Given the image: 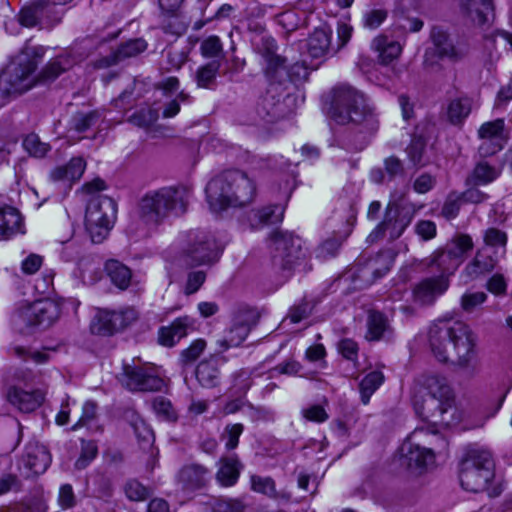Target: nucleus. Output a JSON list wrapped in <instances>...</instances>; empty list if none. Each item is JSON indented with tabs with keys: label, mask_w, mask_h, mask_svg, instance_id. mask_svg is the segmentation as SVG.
Instances as JSON below:
<instances>
[{
	"label": "nucleus",
	"mask_w": 512,
	"mask_h": 512,
	"mask_svg": "<svg viewBox=\"0 0 512 512\" xmlns=\"http://www.w3.org/2000/svg\"><path fill=\"white\" fill-rule=\"evenodd\" d=\"M217 466L218 470L215 478L221 487H232L238 482L243 469V464L236 454L222 456L219 459Z\"/></svg>",
	"instance_id": "4be33fe9"
},
{
	"label": "nucleus",
	"mask_w": 512,
	"mask_h": 512,
	"mask_svg": "<svg viewBox=\"0 0 512 512\" xmlns=\"http://www.w3.org/2000/svg\"><path fill=\"white\" fill-rule=\"evenodd\" d=\"M25 466L29 468L33 474L39 475L44 473L51 463V456L45 446L30 445L26 448L24 457Z\"/></svg>",
	"instance_id": "7c9ffc66"
},
{
	"label": "nucleus",
	"mask_w": 512,
	"mask_h": 512,
	"mask_svg": "<svg viewBox=\"0 0 512 512\" xmlns=\"http://www.w3.org/2000/svg\"><path fill=\"white\" fill-rule=\"evenodd\" d=\"M111 311L100 310L94 318L91 329L94 333L100 335H112L117 332L114 327Z\"/></svg>",
	"instance_id": "37998d69"
},
{
	"label": "nucleus",
	"mask_w": 512,
	"mask_h": 512,
	"mask_svg": "<svg viewBox=\"0 0 512 512\" xmlns=\"http://www.w3.org/2000/svg\"><path fill=\"white\" fill-rule=\"evenodd\" d=\"M201 53L204 57L214 58L221 54L223 47L218 36H209L201 43Z\"/></svg>",
	"instance_id": "052dcab7"
},
{
	"label": "nucleus",
	"mask_w": 512,
	"mask_h": 512,
	"mask_svg": "<svg viewBox=\"0 0 512 512\" xmlns=\"http://www.w3.org/2000/svg\"><path fill=\"white\" fill-rule=\"evenodd\" d=\"M256 51L265 59V61L277 54V44L274 38L270 36H263L256 43L255 46Z\"/></svg>",
	"instance_id": "338daca9"
},
{
	"label": "nucleus",
	"mask_w": 512,
	"mask_h": 512,
	"mask_svg": "<svg viewBox=\"0 0 512 512\" xmlns=\"http://www.w3.org/2000/svg\"><path fill=\"white\" fill-rule=\"evenodd\" d=\"M461 10L472 22L483 25L493 15V0H463Z\"/></svg>",
	"instance_id": "c85d7f7f"
},
{
	"label": "nucleus",
	"mask_w": 512,
	"mask_h": 512,
	"mask_svg": "<svg viewBox=\"0 0 512 512\" xmlns=\"http://www.w3.org/2000/svg\"><path fill=\"white\" fill-rule=\"evenodd\" d=\"M387 11L384 9H373L367 11L363 16L364 27L368 29L378 28L387 18Z\"/></svg>",
	"instance_id": "680f3d73"
},
{
	"label": "nucleus",
	"mask_w": 512,
	"mask_h": 512,
	"mask_svg": "<svg viewBox=\"0 0 512 512\" xmlns=\"http://www.w3.org/2000/svg\"><path fill=\"white\" fill-rule=\"evenodd\" d=\"M60 305L51 299L35 301L21 311L23 321L34 327L48 328L60 317Z\"/></svg>",
	"instance_id": "2eb2a0df"
},
{
	"label": "nucleus",
	"mask_w": 512,
	"mask_h": 512,
	"mask_svg": "<svg viewBox=\"0 0 512 512\" xmlns=\"http://www.w3.org/2000/svg\"><path fill=\"white\" fill-rule=\"evenodd\" d=\"M421 265L431 271L438 272L437 276H446L448 280L459 268L457 259L445 247L436 249L431 255L421 261Z\"/></svg>",
	"instance_id": "6ab92c4d"
},
{
	"label": "nucleus",
	"mask_w": 512,
	"mask_h": 512,
	"mask_svg": "<svg viewBox=\"0 0 512 512\" xmlns=\"http://www.w3.org/2000/svg\"><path fill=\"white\" fill-rule=\"evenodd\" d=\"M331 36L332 31L329 28L315 29L307 40V49L310 56L320 58L333 50Z\"/></svg>",
	"instance_id": "473e14b6"
},
{
	"label": "nucleus",
	"mask_w": 512,
	"mask_h": 512,
	"mask_svg": "<svg viewBox=\"0 0 512 512\" xmlns=\"http://www.w3.org/2000/svg\"><path fill=\"white\" fill-rule=\"evenodd\" d=\"M203 512H243L245 504L239 498L207 496L201 502Z\"/></svg>",
	"instance_id": "2f4dec72"
},
{
	"label": "nucleus",
	"mask_w": 512,
	"mask_h": 512,
	"mask_svg": "<svg viewBox=\"0 0 512 512\" xmlns=\"http://www.w3.org/2000/svg\"><path fill=\"white\" fill-rule=\"evenodd\" d=\"M290 100V95L285 94L280 84L271 83L262 97L260 107L265 115L272 119L282 118L286 115L285 104Z\"/></svg>",
	"instance_id": "a211bd4d"
},
{
	"label": "nucleus",
	"mask_w": 512,
	"mask_h": 512,
	"mask_svg": "<svg viewBox=\"0 0 512 512\" xmlns=\"http://www.w3.org/2000/svg\"><path fill=\"white\" fill-rule=\"evenodd\" d=\"M422 387L427 391L426 397H415L414 408L416 413L427 421L439 422L451 427L459 422L456 415L455 397L446 377L430 374L423 377Z\"/></svg>",
	"instance_id": "f03ea898"
},
{
	"label": "nucleus",
	"mask_w": 512,
	"mask_h": 512,
	"mask_svg": "<svg viewBox=\"0 0 512 512\" xmlns=\"http://www.w3.org/2000/svg\"><path fill=\"white\" fill-rule=\"evenodd\" d=\"M500 173L499 168L491 166L486 161H480L475 166L469 180L475 185H486L496 180Z\"/></svg>",
	"instance_id": "4c0bfd02"
},
{
	"label": "nucleus",
	"mask_w": 512,
	"mask_h": 512,
	"mask_svg": "<svg viewBox=\"0 0 512 512\" xmlns=\"http://www.w3.org/2000/svg\"><path fill=\"white\" fill-rule=\"evenodd\" d=\"M111 314L114 327H116L117 332L131 325L138 318V312L131 307L124 308L118 311H111Z\"/></svg>",
	"instance_id": "8fccbe9b"
},
{
	"label": "nucleus",
	"mask_w": 512,
	"mask_h": 512,
	"mask_svg": "<svg viewBox=\"0 0 512 512\" xmlns=\"http://www.w3.org/2000/svg\"><path fill=\"white\" fill-rule=\"evenodd\" d=\"M105 271L111 282L121 290L129 287L132 279L130 268L118 260L110 259L105 264Z\"/></svg>",
	"instance_id": "f704fd0d"
},
{
	"label": "nucleus",
	"mask_w": 512,
	"mask_h": 512,
	"mask_svg": "<svg viewBox=\"0 0 512 512\" xmlns=\"http://www.w3.org/2000/svg\"><path fill=\"white\" fill-rule=\"evenodd\" d=\"M98 448L93 441H83L81 454L75 462V467L79 470L86 468L97 456Z\"/></svg>",
	"instance_id": "5fc2aeb1"
},
{
	"label": "nucleus",
	"mask_w": 512,
	"mask_h": 512,
	"mask_svg": "<svg viewBox=\"0 0 512 512\" xmlns=\"http://www.w3.org/2000/svg\"><path fill=\"white\" fill-rule=\"evenodd\" d=\"M444 247L461 265L465 260L466 254L473 249L474 242L470 235L458 233Z\"/></svg>",
	"instance_id": "c9c22d12"
},
{
	"label": "nucleus",
	"mask_w": 512,
	"mask_h": 512,
	"mask_svg": "<svg viewBox=\"0 0 512 512\" xmlns=\"http://www.w3.org/2000/svg\"><path fill=\"white\" fill-rule=\"evenodd\" d=\"M131 426L140 443L150 445L153 442L154 433L152 429L138 415H132Z\"/></svg>",
	"instance_id": "09e8293b"
},
{
	"label": "nucleus",
	"mask_w": 512,
	"mask_h": 512,
	"mask_svg": "<svg viewBox=\"0 0 512 512\" xmlns=\"http://www.w3.org/2000/svg\"><path fill=\"white\" fill-rule=\"evenodd\" d=\"M65 58L58 57L51 60L41 71L39 78L43 81H51L62 74L66 68L64 67Z\"/></svg>",
	"instance_id": "4d7b16f0"
},
{
	"label": "nucleus",
	"mask_w": 512,
	"mask_h": 512,
	"mask_svg": "<svg viewBox=\"0 0 512 512\" xmlns=\"http://www.w3.org/2000/svg\"><path fill=\"white\" fill-rule=\"evenodd\" d=\"M450 286L446 276L426 277L416 283L412 289L413 302L421 307L432 306L445 294Z\"/></svg>",
	"instance_id": "dca6fc26"
},
{
	"label": "nucleus",
	"mask_w": 512,
	"mask_h": 512,
	"mask_svg": "<svg viewBox=\"0 0 512 512\" xmlns=\"http://www.w3.org/2000/svg\"><path fill=\"white\" fill-rule=\"evenodd\" d=\"M45 3L42 0H36L32 5L25 7L19 14V22L25 27H34L39 22Z\"/></svg>",
	"instance_id": "a18cd8bd"
},
{
	"label": "nucleus",
	"mask_w": 512,
	"mask_h": 512,
	"mask_svg": "<svg viewBox=\"0 0 512 512\" xmlns=\"http://www.w3.org/2000/svg\"><path fill=\"white\" fill-rule=\"evenodd\" d=\"M494 477V461L489 450L476 445L464 451L459 462V480L466 491L479 493Z\"/></svg>",
	"instance_id": "0eeeda50"
},
{
	"label": "nucleus",
	"mask_w": 512,
	"mask_h": 512,
	"mask_svg": "<svg viewBox=\"0 0 512 512\" xmlns=\"http://www.w3.org/2000/svg\"><path fill=\"white\" fill-rule=\"evenodd\" d=\"M219 68L220 63L217 61H212L199 67L195 75L197 86L200 88H211L215 83Z\"/></svg>",
	"instance_id": "a19ab883"
},
{
	"label": "nucleus",
	"mask_w": 512,
	"mask_h": 512,
	"mask_svg": "<svg viewBox=\"0 0 512 512\" xmlns=\"http://www.w3.org/2000/svg\"><path fill=\"white\" fill-rule=\"evenodd\" d=\"M429 344L435 358L461 369H473L477 358V336L466 323L438 320L429 329Z\"/></svg>",
	"instance_id": "f257e3e1"
},
{
	"label": "nucleus",
	"mask_w": 512,
	"mask_h": 512,
	"mask_svg": "<svg viewBox=\"0 0 512 512\" xmlns=\"http://www.w3.org/2000/svg\"><path fill=\"white\" fill-rule=\"evenodd\" d=\"M421 208L422 205L417 206L414 203H406L401 207L389 204L384 220L378 224L369 237L376 239L387 233L391 240L399 238Z\"/></svg>",
	"instance_id": "1a4fd4ad"
},
{
	"label": "nucleus",
	"mask_w": 512,
	"mask_h": 512,
	"mask_svg": "<svg viewBox=\"0 0 512 512\" xmlns=\"http://www.w3.org/2000/svg\"><path fill=\"white\" fill-rule=\"evenodd\" d=\"M472 108V100L468 97L453 99L447 107V118L451 125H462Z\"/></svg>",
	"instance_id": "e433bc0d"
},
{
	"label": "nucleus",
	"mask_w": 512,
	"mask_h": 512,
	"mask_svg": "<svg viewBox=\"0 0 512 512\" xmlns=\"http://www.w3.org/2000/svg\"><path fill=\"white\" fill-rule=\"evenodd\" d=\"M43 264V257L36 253H30L21 262V271L26 275L35 274Z\"/></svg>",
	"instance_id": "774afa93"
},
{
	"label": "nucleus",
	"mask_w": 512,
	"mask_h": 512,
	"mask_svg": "<svg viewBox=\"0 0 512 512\" xmlns=\"http://www.w3.org/2000/svg\"><path fill=\"white\" fill-rule=\"evenodd\" d=\"M255 310L247 307L238 308L232 317L231 326L226 331L224 338L217 340V352L223 353L232 347L240 346L257 322Z\"/></svg>",
	"instance_id": "9b49d317"
},
{
	"label": "nucleus",
	"mask_w": 512,
	"mask_h": 512,
	"mask_svg": "<svg viewBox=\"0 0 512 512\" xmlns=\"http://www.w3.org/2000/svg\"><path fill=\"white\" fill-rule=\"evenodd\" d=\"M426 147L425 140L419 136H414L410 145L407 148V153L410 161L414 166H423L425 162L423 161V154Z\"/></svg>",
	"instance_id": "603ef678"
},
{
	"label": "nucleus",
	"mask_w": 512,
	"mask_h": 512,
	"mask_svg": "<svg viewBox=\"0 0 512 512\" xmlns=\"http://www.w3.org/2000/svg\"><path fill=\"white\" fill-rule=\"evenodd\" d=\"M250 482L251 489L256 493L266 495L271 499H278L280 497H284V495L280 494L276 490V483L274 479L269 476L263 477L259 475H252L250 477Z\"/></svg>",
	"instance_id": "ea45409f"
},
{
	"label": "nucleus",
	"mask_w": 512,
	"mask_h": 512,
	"mask_svg": "<svg viewBox=\"0 0 512 512\" xmlns=\"http://www.w3.org/2000/svg\"><path fill=\"white\" fill-rule=\"evenodd\" d=\"M326 115L335 125L377 124L374 107L362 92L349 85H339L332 90Z\"/></svg>",
	"instance_id": "20e7f679"
},
{
	"label": "nucleus",
	"mask_w": 512,
	"mask_h": 512,
	"mask_svg": "<svg viewBox=\"0 0 512 512\" xmlns=\"http://www.w3.org/2000/svg\"><path fill=\"white\" fill-rule=\"evenodd\" d=\"M205 347L206 341L204 339L194 340L188 348L181 352V362L183 364L194 362L203 353Z\"/></svg>",
	"instance_id": "13d9d810"
},
{
	"label": "nucleus",
	"mask_w": 512,
	"mask_h": 512,
	"mask_svg": "<svg viewBox=\"0 0 512 512\" xmlns=\"http://www.w3.org/2000/svg\"><path fill=\"white\" fill-rule=\"evenodd\" d=\"M210 477L209 470L199 464L184 466L178 475L179 481L186 490H196L207 485Z\"/></svg>",
	"instance_id": "bb28decb"
},
{
	"label": "nucleus",
	"mask_w": 512,
	"mask_h": 512,
	"mask_svg": "<svg viewBox=\"0 0 512 512\" xmlns=\"http://www.w3.org/2000/svg\"><path fill=\"white\" fill-rule=\"evenodd\" d=\"M117 206L107 196H92L86 207L85 226L94 243H101L109 234L116 220Z\"/></svg>",
	"instance_id": "6e6552de"
},
{
	"label": "nucleus",
	"mask_w": 512,
	"mask_h": 512,
	"mask_svg": "<svg viewBox=\"0 0 512 512\" xmlns=\"http://www.w3.org/2000/svg\"><path fill=\"white\" fill-rule=\"evenodd\" d=\"M218 258L214 238L204 231H191L184 250V261L188 266L211 263Z\"/></svg>",
	"instance_id": "f8f14e48"
},
{
	"label": "nucleus",
	"mask_w": 512,
	"mask_h": 512,
	"mask_svg": "<svg viewBox=\"0 0 512 512\" xmlns=\"http://www.w3.org/2000/svg\"><path fill=\"white\" fill-rule=\"evenodd\" d=\"M152 407L156 415L164 421L175 422L178 418L177 412L170 400L158 396L153 400Z\"/></svg>",
	"instance_id": "49530a36"
},
{
	"label": "nucleus",
	"mask_w": 512,
	"mask_h": 512,
	"mask_svg": "<svg viewBox=\"0 0 512 512\" xmlns=\"http://www.w3.org/2000/svg\"><path fill=\"white\" fill-rule=\"evenodd\" d=\"M122 382L131 391H160L164 386L155 367L125 365Z\"/></svg>",
	"instance_id": "ddd939ff"
},
{
	"label": "nucleus",
	"mask_w": 512,
	"mask_h": 512,
	"mask_svg": "<svg viewBox=\"0 0 512 512\" xmlns=\"http://www.w3.org/2000/svg\"><path fill=\"white\" fill-rule=\"evenodd\" d=\"M285 208L279 205H270L259 209L254 216L259 225L277 224L283 220Z\"/></svg>",
	"instance_id": "79ce46f5"
},
{
	"label": "nucleus",
	"mask_w": 512,
	"mask_h": 512,
	"mask_svg": "<svg viewBox=\"0 0 512 512\" xmlns=\"http://www.w3.org/2000/svg\"><path fill=\"white\" fill-rule=\"evenodd\" d=\"M196 330V320L190 316H181L170 325L162 326L158 331V341L162 346L173 347L189 333Z\"/></svg>",
	"instance_id": "f3484780"
},
{
	"label": "nucleus",
	"mask_w": 512,
	"mask_h": 512,
	"mask_svg": "<svg viewBox=\"0 0 512 512\" xmlns=\"http://www.w3.org/2000/svg\"><path fill=\"white\" fill-rule=\"evenodd\" d=\"M273 263L282 270H291L306 256L303 240L291 232H275L272 237Z\"/></svg>",
	"instance_id": "9d476101"
},
{
	"label": "nucleus",
	"mask_w": 512,
	"mask_h": 512,
	"mask_svg": "<svg viewBox=\"0 0 512 512\" xmlns=\"http://www.w3.org/2000/svg\"><path fill=\"white\" fill-rule=\"evenodd\" d=\"M85 169V160L82 157H73L67 164L55 167L50 172V179L54 182H75L82 177Z\"/></svg>",
	"instance_id": "c756f323"
},
{
	"label": "nucleus",
	"mask_w": 512,
	"mask_h": 512,
	"mask_svg": "<svg viewBox=\"0 0 512 512\" xmlns=\"http://www.w3.org/2000/svg\"><path fill=\"white\" fill-rule=\"evenodd\" d=\"M25 233L24 219L14 207L5 205L0 207V237L10 239L18 234Z\"/></svg>",
	"instance_id": "5701e85b"
},
{
	"label": "nucleus",
	"mask_w": 512,
	"mask_h": 512,
	"mask_svg": "<svg viewBox=\"0 0 512 512\" xmlns=\"http://www.w3.org/2000/svg\"><path fill=\"white\" fill-rule=\"evenodd\" d=\"M462 203L463 200L459 193H450L443 204L441 210L442 216L448 220L456 218L459 214Z\"/></svg>",
	"instance_id": "864d4df0"
},
{
	"label": "nucleus",
	"mask_w": 512,
	"mask_h": 512,
	"mask_svg": "<svg viewBox=\"0 0 512 512\" xmlns=\"http://www.w3.org/2000/svg\"><path fill=\"white\" fill-rule=\"evenodd\" d=\"M401 453L410 469H422L434 463L435 455L431 449L412 442L409 438L401 447Z\"/></svg>",
	"instance_id": "aec40b11"
},
{
	"label": "nucleus",
	"mask_w": 512,
	"mask_h": 512,
	"mask_svg": "<svg viewBox=\"0 0 512 512\" xmlns=\"http://www.w3.org/2000/svg\"><path fill=\"white\" fill-rule=\"evenodd\" d=\"M484 243L490 247H505L507 235L497 228H489L484 233Z\"/></svg>",
	"instance_id": "69168bd1"
},
{
	"label": "nucleus",
	"mask_w": 512,
	"mask_h": 512,
	"mask_svg": "<svg viewBox=\"0 0 512 512\" xmlns=\"http://www.w3.org/2000/svg\"><path fill=\"white\" fill-rule=\"evenodd\" d=\"M76 121L75 128H90L91 126H100L102 123L101 115L96 111L89 113H77L74 117Z\"/></svg>",
	"instance_id": "0e129e2a"
},
{
	"label": "nucleus",
	"mask_w": 512,
	"mask_h": 512,
	"mask_svg": "<svg viewBox=\"0 0 512 512\" xmlns=\"http://www.w3.org/2000/svg\"><path fill=\"white\" fill-rule=\"evenodd\" d=\"M44 54L43 46L26 43L0 74V91L10 95L31 89L36 83L33 73Z\"/></svg>",
	"instance_id": "423d86ee"
},
{
	"label": "nucleus",
	"mask_w": 512,
	"mask_h": 512,
	"mask_svg": "<svg viewBox=\"0 0 512 512\" xmlns=\"http://www.w3.org/2000/svg\"><path fill=\"white\" fill-rule=\"evenodd\" d=\"M192 191L187 186L162 187L147 192L140 200L138 213L147 224H159L170 215L186 212Z\"/></svg>",
	"instance_id": "39448f33"
},
{
	"label": "nucleus",
	"mask_w": 512,
	"mask_h": 512,
	"mask_svg": "<svg viewBox=\"0 0 512 512\" xmlns=\"http://www.w3.org/2000/svg\"><path fill=\"white\" fill-rule=\"evenodd\" d=\"M125 494L132 501H144L150 494L147 487L137 480H129L125 485Z\"/></svg>",
	"instance_id": "bf43d9fd"
},
{
	"label": "nucleus",
	"mask_w": 512,
	"mask_h": 512,
	"mask_svg": "<svg viewBox=\"0 0 512 512\" xmlns=\"http://www.w3.org/2000/svg\"><path fill=\"white\" fill-rule=\"evenodd\" d=\"M147 49V43L144 39H132L121 44L116 53V60L121 61L126 58L135 57Z\"/></svg>",
	"instance_id": "c03bdc74"
},
{
	"label": "nucleus",
	"mask_w": 512,
	"mask_h": 512,
	"mask_svg": "<svg viewBox=\"0 0 512 512\" xmlns=\"http://www.w3.org/2000/svg\"><path fill=\"white\" fill-rule=\"evenodd\" d=\"M478 137L481 140L478 151L482 157L496 154L508 140L507 130H478Z\"/></svg>",
	"instance_id": "a878e982"
},
{
	"label": "nucleus",
	"mask_w": 512,
	"mask_h": 512,
	"mask_svg": "<svg viewBox=\"0 0 512 512\" xmlns=\"http://www.w3.org/2000/svg\"><path fill=\"white\" fill-rule=\"evenodd\" d=\"M206 280V273L204 271H192L187 276V281L184 288L186 295L196 293Z\"/></svg>",
	"instance_id": "e2e57ef3"
},
{
	"label": "nucleus",
	"mask_w": 512,
	"mask_h": 512,
	"mask_svg": "<svg viewBox=\"0 0 512 512\" xmlns=\"http://www.w3.org/2000/svg\"><path fill=\"white\" fill-rule=\"evenodd\" d=\"M371 48L378 53L380 63L387 65L397 59L402 47L396 41H389L386 36L379 35L371 43Z\"/></svg>",
	"instance_id": "72a5a7b5"
},
{
	"label": "nucleus",
	"mask_w": 512,
	"mask_h": 512,
	"mask_svg": "<svg viewBox=\"0 0 512 512\" xmlns=\"http://www.w3.org/2000/svg\"><path fill=\"white\" fill-rule=\"evenodd\" d=\"M432 47L425 52L426 60L434 57L439 60L447 59L451 62H458L465 56L463 48L457 46L453 37L443 28L434 26L430 31Z\"/></svg>",
	"instance_id": "4468645a"
},
{
	"label": "nucleus",
	"mask_w": 512,
	"mask_h": 512,
	"mask_svg": "<svg viewBox=\"0 0 512 512\" xmlns=\"http://www.w3.org/2000/svg\"><path fill=\"white\" fill-rule=\"evenodd\" d=\"M205 191L210 209L220 212L250 204L256 195V186L246 173L228 170L212 178Z\"/></svg>",
	"instance_id": "7ed1b4c3"
},
{
	"label": "nucleus",
	"mask_w": 512,
	"mask_h": 512,
	"mask_svg": "<svg viewBox=\"0 0 512 512\" xmlns=\"http://www.w3.org/2000/svg\"><path fill=\"white\" fill-rule=\"evenodd\" d=\"M497 264V259L493 257L486 247L477 250L474 258L465 266L462 271V277L466 281H472L491 272Z\"/></svg>",
	"instance_id": "412c9836"
},
{
	"label": "nucleus",
	"mask_w": 512,
	"mask_h": 512,
	"mask_svg": "<svg viewBox=\"0 0 512 512\" xmlns=\"http://www.w3.org/2000/svg\"><path fill=\"white\" fill-rule=\"evenodd\" d=\"M220 359L216 355L202 360L196 367V378L199 384L205 388H212L219 384L220 381V370H219Z\"/></svg>",
	"instance_id": "cd10ccee"
},
{
	"label": "nucleus",
	"mask_w": 512,
	"mask_h": 512,
	"mask_svg": "<svg viewBox=\"0 0 512 512\" xmlns=\"http://www.w3.org/2000/svg\"><path fill=\"white\" fill-rule=\"evenodd\" d=\"M301 415L306 421L314 423H324L329 419V414L321 404H312L303 408Z\"/></svg>",
	"instance_id": "6e6d98bb"
},
{
	"label": "nucleus",
	"mask_w": 512,
	"mask_h": 512,
	"mask_svg": "<svg viewBox=\"0 0 512 512\" xmlns=\"http://www.w3.org/2000/svg\"><path fill=\"white\" fill-rule=\"evenodd\" d=\"M23 147L29 154L35 157H43L51 149L50 145L41 141L40 137L34 132L25 137L23 140Z\"/></svg>",
	"instance_id": "de8ad7c7"
},
{
	"label": "nucleus",
	"mask_w": 512,
	"mask_h": 512,
	"mask_svg": "<svg viewBox=\"0 0 512 512\" xmlns=\"http://www.w3.org/2000/svg\"><path fill=\"white\" fill-rule=\"evenodd\" d=\"M243 431L244 426L241 423L226 425L221 435V438L222 440L225 441V448L227 450H234L238 447L239 438Z\"/></svg>",
	"instance_id": "3c124183"
},
{
	"label": "nucleus",
	"mask_w": 512,
	"mask_h": 512,
	"mask_svg": "<svg viewBox=\"0 0 512 512\" xmlns=\"http://www.w3.org/2000/svg\"><path fill=\"white\" fill-rule=\"evenodd\" d=\"M7 399L20 412L30 413L41 405L43 395L39 391L28 392L11 387L7 393Z\"/></svg>",
	"instance_id": "393cba45"
},
{
	"label": "nucleus",
	"mask_w": 512,
	"mask_h": 512,
	"mask_svg": "<svg viewBox=\"0 0 512 512\" xmlns=\"http://www.w3.org/2000/svg\"><path fill=\"white\" fill-rule=\"evenodd\" d=\"M384 375L381 371H372L368 373L359 384L361 401L368 404L373 393L382 385Z\"/></svg>",
	"instance_id": "58836bf2"
},
{
	"label": "nucleus",
	"mask_w": 512,
	"mask_h": 512,
	"mask_svg": "<svg viewBox=\"0 0 512 512\" xmlns=\"http://www.w3.org/2000/svg\"><path fill=\"white\" fill-rule=\"evenodd\" d=\"M393 328L388 317L377 310H370L367 316L366 339L369 341H380L391 337Z\"/></svg>",
	"instance_id": "b1692460"
}]
</instances>
